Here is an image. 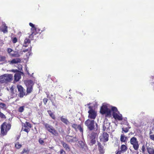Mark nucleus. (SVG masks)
<instances>
[{
	"label": "nucleus",
	"mask_w": 154,
	"mask_h": 154,
	"mask_svg": "<svg viewBox=\"0 0 154 154\" xmlns=\"http://www.w3.org/2000/svg\"><path fill=\"white\" fill-rule=\"evenodd\" d=\"M111 110L112 112V115L113 117L116 120L121 121L122 120V116L117 108L115 107H112Z\"/></svg>",
	"instance_id": "1"
},
{
	"label": "nucleus",
	"mask_w": 154,
	"mask_h": 154,
	"mask_svg": "<svg viewBox=\"0 0 154 154\" xmlns=\"http://www.w3.org/2000/svg\"><path fill=\"white\" fill-rule=\"evenodd\" d=\"M13 76L11 74H6L0 76V82L7 83L11 81Z\"/></svg>",
	"instance_id": "2"
},
{
	"label": "nucleus",
	"mask_w": 154,
	"mask_h": 154,
	"mask_svg": "<svg viewBox=\"0 0 154 154\" xmlns=\"http://www.w3.org/2000/svg\"><path fill=\"white\" fill-rule=\"evenodd\" d=\"M100 112L102 114L105 115L106 117H110L111 116V110L107 105H103L101 108Z\"/></svg>",
	"instance_id": "3"
},
{
	"label": "nucleus",
	"mask_w": 154,
	"mask_h": 154,
	"mask_svg": "<svg viewBox=\"0 0 154 154\" xmlns=\"http://www.w3.org/2000/svg\"><path fill=\"white\" fill-rule=\"evenodd\" d=\"M11 125L10 124L4 123L1 126V133L3 135H5L7 132L10 130Z\"/></svg>",
	"instance_id": "4"
},
{
	"label": "nucleus",
	"mask_w": 154,
	"mask_h": 154,
	"mask_svg": "<svg viewBox=\"0 0 154 154\" xmlns=\"http://www.w3.org/2000/svg\"><path fill=\"white\" fill-rule=\"evenodd\" d=\"M109 135L106 132H104L99 137L100 141L103 143V146L106 145L105 142L109 140Z\"/></svg>",
	"instance_id": "5"
},
{
	"label": "nucleus",
	"mask_w": 154,
	"mask_h": 154,
	"mask_svg": "<svg viewBox=\"0 0 154 154\" xmlns=\"http://www.w3.org/2000/svg\"><path fill=\"white\" fill-rule=\"evenodd\" d=\"M44 125L46 129L52 134L55 135L57 134V131L51 125L46 123H44Z\"/></svg>",
	"instance_id": "6"
},
{
	"label": "nucleus",
	"mask_w": 154,
	"mask_h": 154,
	"mask_svg": "<svg viewBox=\"0 0 154 154\" xmlns=\"http://www.w3.org/2000/svg\"><path fill=\"white\" fill-rule=\"evenodd\" d=\"M131 143L133 145V147L134 149L137 150L139 148L138 141L137 139L134 137L131 138L130 140Z\"/></svg>",
	"instance_id": "7"
},
{
	"label": "nucleus",
	"mask_w": 154,
	"mask_h": 154,
	"mask_svg": "<svg viewBox=\"0 0 154 154\" xmlns=\"http://www.w3.org/2000/svg\"><path fill=\"white\" fill-rule=\"evenodd\" d=\"M94 120L88 119L85 122V124L90 130H92L94 128Z\"/></svg>",
	"instance_id": "8"
},
{
	"label": "nucleus",
	"mask_w": 154,
	"mask_h": 154,
	"mask_svg": "<svg viewBox=\"0 0 154 154\" xmlns=\"http://www.w3.org/2000/svg\"><path fill=\"white\" fill-rule=\"evenodd\" d=\"M29 25L32 27L31 29L32 31V34L30 35L29 36V38H31L32 40L33 39V36L36 35L37 32H36V28L34 26V25L32 23H30Z\"/></svg>",
	"instance_id": "9"
},
{
	"label": "nucleus",
	"mask_w": 154,
	"mask_h": 154,
	"mask_svg": "<svg viewBox=\"0 0 154 154\" xmlns=\"http://www.w3.org/2000/svg\"><path fill=\"white\" fill-rule=\"evenodd\" d=\"M97 146H98V149L100 153L101 154H103L105 152V149H104L103 144L97 141Z\"/></svg>",
	"instance_id": "10"
},
{
	"label": "nucleus",
	"mask_w": 154,
	"mask_h": 154,
	"mask_svg": "<svg viewBox=\"0 0 154 154\" xmlns=\"http://www.w3.org/2000/svg\"><path fill=\"white\" fill-rule=\"evenodd\" d=\"M89 113L88 117L91 119H94L96 118L97 114L94 110H89L88 111Z\"/></svg>",
	"instance_id": "11"
},
{
	"label": "nucleus",
	"mask_w": 154,
	"mask_h": 154,
	"mask_svg": "<svg viewBox=\"0 0 154 154\" xmlns=\"http://www.w3.org/2000/svg\"><path fill=\"white\" fill-rule=\"evenodd\" d=\"M110 123L108 122L107 120L105 121L103 125V130L105 131L108 129Z\"/></svg>",
	"instance_id": "12"
},
{
	"label": "nucleus",
	"mask_w": 154,
	"mask_h": 154,
	"mask_svg": "<svg viewBox=\"0 0 154 154\" xmlns=\"http://www.w3.org/2000/svg\"><path fill=\"white\" fill-rule=\"evenodd\" d=\"M25 83L26 87L32 86L33 85V81L30 80L25 81Z\"/></svg>",
	"instance_id": "13"
},
{
	"label": "nucleus",
	"mask_w": 154,
	"mask_h": 154,
	"mask_svg": "<svg viewBox=\"0 0 154 154\" xmlns=\"http://www.w3.org/2000/svg\"><path fill=\"white\" fill-rule=\"evenodd\" d=\"M14 81L18 82L21 78V74L20 73H16L14 75Z\"/></svg>",
	"instance_id": "14"
},
{
	"label": "nucleus",
	"mask_w": 154,
	"mask_h": 154,
	"mask_svg": "<svg viewBox=\"0 0 154 154\" xmlns=\"http://www.w3.org/2000/svg\"><path fill=\"white\" fill-rule=\"evenodd\" d=\"M97 137V134L96 133L92 132L89 136V139H96Z\"/></svg>",
	"instance_id": "15"
},
{
	"label": "nucleus",
	"mask_w": 154,
	"mask_h": 154,
	"mask_svg": "<svg viewBox=\"0 0 154 154\" xmlns=\"http://www.w3.org/2000/svg\"><path fill=\"white\" fill-rule=\"evenodd\" d=\"M21 61L20 60L19 58H17L14 59L11 61H9V62L10 64H15L20 62Z\"/></svg>",
	"instance_id": "16"
},
{
	"label": "nucleus",
	"mask_w": 154,
	"mask_h": 154,
	"mask_svg": "<svg viewBox=\"0 0 154 154\" xmlns=\"http://www.w3.org/2000/svg\"><path fill=\"white\" fill-rule=\"evenodd\" d=\"M60 120L62 122L66 125H67L69 123V122L68 120L63 116H62L60 117Z\"/></svg>",
	"instance_id": "17"
},
{
	"label": "nucleus",
	"mask_w": 154,
	"mask_h": 154,
	"mask_svg": "<svg viewBox=\"0 0 154 154\" xmlns=\"http://www.w3.org/2000/svg\"><path fill=\"white\" fill-rule=\"evenodd\" d=\"M61 143L63 145V147L66 150L69 151L70 150V148L67 144L63 141L61 142Z\"/></svg>",
	"instance_id": "18"
},
{
	"label": "nucleus",
	"mask_w": 154,
	"mask_h": 154,
	"mask_svg": "<svg viewBox=\"0 0 154 154\" xmlns=\"http://www.w3.org/2000/svg\"><path fill=\"white\" fill-rule=\"evenodd\" d=\"M120 141L122 142H125L127 140V137L125 136L124 134H122L120 137Z\"/></svg>",
	"instance_id": "19"
},
{
	"label": "nucleus",
	"mask_w": 154,
	"mask_h": 154,
	"mask_svg": "<svg viewBox=\"0 0 154 154\" xmlns=\"http://www.w3.org/2000/svg\"><path fill=\"white\" fill-rule=\"evenodd\" d=\"M11 54V56L13 57H19L20 56V55L19 53L16 51H13Z\"/></svg>",
	"instance_id": "20"
},
{
	"label": "nucleus",
	"mask_w": 154,
	"mask_h": 154,
	"mask_svg": "<svg viewBox=\"0 0 154 154\" xmlns=\"http://www.w3.org/2000/svg\"><path fill=\"white\" fill-rule=\"evenodd\" d=\"M30 40L26 38L24 41V42L23 45V46L26 47L28 46L29 44L30 43Z\"/></svg>",
	"instance_id": "21"
},
{
	"label": "nucleus",
	"mask_w": 154,
	"mask_h": 154,
	"mask_svg": "<svg viewBox=\"0 0 154 154\" xmlns=\"http://www.w3.org/2000/svg\"><path fill=\"white\" fill-rule=\"evenodd\" d=\"M23 127L26 128H31L32 127L31 125L28 122H26L25 123H23L22 124Z\"/></svg>",
	"instance_id": "22"
},
{
	"label": "nucleus",
	"mask_w": 154,
	"mask_h": 154,
	"mask_svg": "<svg viewBox=\"0 0 154 154\" xmlns=\"http://www.w3.org/2000/svg\"><path fill=\"white\" fill-rule=\"evenodd\" d=\"M79 145L82 148H84L85 149L87 148L86 146L85 145V143L83 141H79Z\"/></svg>",
	"instance_id": "23"
},
{
	"label": "nucleus",
	"mask_w": 154,
	"mask_h": 154,
	"mask_svg": "<svg viewBox=\"0 0 154 154\" xmlns=\"http://www.w3.org/2000/svg\"><path fill=\"white\" fill-rule=\"evenodd\" d=\"M148 152L149 154H154V149L150 147H147V148Z\"/></svg>",
	"instance_id": "24"
},
{
	"label": "nucleus",
	"mask_w": 154,
	"mask_h": 154,
	"mask_svg": "<svg viewBox=\"0 0 154 154\" xmlns=\"http://www.w3.org/2000/svg\"><path fill=\"white\" fill-rule=\"evenodd\" d=\"M121 151L122 152H125L127 150V148L125 145H122L121 146Z\"/></svg>",
	"instance_id": "25"
},
{
	"label": "nucleus",
	"mask_w": 154,
	"mask_h": 154,
	"mask_svg": "<svg viewBox=\"0 0 154 154\" xmlns=\"http://www.w3.org/2000/svg\"><path fill=\"white\" fill-rule=\"evenodd\" d=\"M2 30L4 33L7 32V27L4 24L2 25Z\"/></svg>",
	"instance_id": "26"
},
{
	"label": "nucleus",
	"mask_w": 154,
	"mask_h": 154,
	"mask_svg": "<svg viewBox=\"0 0 154 154\" xmlns=\"http://www.w3.org/2000/svg\"><path fill=\"white\" fill-rule=\"evenodd\" d=\"M66 139L67 141L69 142H72V137L70 136H67L66 137Z\"/></svg>",
	"instance_id": "27"
},
{
	"label": "nucleus",
	"mask_w": 154,
	"mask_h": 154,
	"mask_svg": "<svg viewBox=\"0 0 154 154\" xmlns=\"http://www.w3.org/2000/svg\"><path fill=\"white\" fill-rule=\"evenodd\" d=\"M90 140L91 145H93L95 144L96 142V139H89Z\"/></svg>",
	"instance_id": "28"
},
{
	"label": "nucleus",
	"mask_w": 154,
	"mask_h": 154,
	"mask_svg": "<svg viewBox=\"0 0 154 154\" xmlns=\"http://www.w3.org/2000/svg\"><path fill=\"white\" fill-rule=\"evenodd\" d=\"M29 152V150L28 149H24L23 150L22 154H28Z\"/></svg>",
	"instance_id": "29"
},
{
	"label": "nucleus",
	"mask_w": 154,
	"mask_h": 154,
	"mask_svg": "<svg viewBox=\"0 0 154 154\" xmlns=\"http://www.w3.org/2000/svg\"><path fill=\"white\" fill-rule=\"evenodd\" d=\"M27 92L28 93H31L32 90V86L27 87Z\"/></svg>",
	"instance_id": "30"
},
{
	"label": "nucleus",
	"mask_w": 154,
	"mask_h": 154,
	"mask_svg": "<svg viewBox=\"0 0 154 154\" xmlns=\"http://www.w3.org/2000/svg\"><path fill=\"white\" fill-rule=\"evenodd\" d=\"M25 90H24L22 91H20V97H23L25 95Z\"/></svg>",
	"instance_id": "31"
},
{
	"label": "nucleus",
	"mask_w": 154,
	"mask_h": 154,
	"mask_svg": "<svg viewBox=\"0 0 154 154\" xmlns=\"http://www.w3.org/2000/svg\"><path fill=\"white\" fill-rule=\"evenodd\" d=\"M24 106H20L18 109V111L20 112H22L24 110Z\"/></svg>",
	"instance_id": "32"
},
{
	"label": "nucleus",
	"mask_w": 154,
	"mask_h": 154,
	"mask_svg": "<svg viewBox=\"0 0 154 154\" xmlns=\"http://www.w3.org/2000/svg\"><path fill=\"white\" fill-rule=\"evenodd\" d=\"M17 87L19 92L22 91L24 90L23 88L21 85H18L17 86Z\"/></svg>",
	"instance_id": "33"
},
{
	"label": "nucleus",
	"mask_w": 154,
	"mask_h": 154,
	"mask_svg": "<svg viewBox=\"0 0 154 154\" xmlns=\"http://www.w3.org/2000/svg\"><path fill=\"white\" fill-rule=\"evenodd\" d=\"M15 146L17 148L19 149L21 147V145L19 143L17 142L15 144Z\"/></svg>",
	"instance_id": "34"
},
{
	"label": "nucleus",
	"mask_w": 154,
	"mask_h": 154,
	"mask_svg": "<svg viewBox=\"0 0 154 154\" xmlns=\"http://www.w3.org/2000/svg\"><path fill=\"white\" fill-rule=\"evenodd\" d=\"M79 130L82 133L83 132V129L82 127L80 125H79V126L78 127V128H77V130Z\"/></svg>",
	"instance_id": "35"
},
{
	"label": "nucleus",
	"mask_w": 154,
	"mask_h": 154,
	"mask_svg": "<svg viewBox=\"0 0 154 154\" xmlns=\"http://www.w3.org/2000/svg\"><path fill=\"white\" fill-rule=\"evenodd\" d=\"M6 57L5 56L0 55V61H4L5 60Z\"/></svg>",
	"instance_id": "36"
},
{
	"label": "nucleus",
	"mask_w": 154,
	"mask_h": 154,
	"mask_svg": "<svg viewBox=\"0 0 154 154\" xmlns=\"http://www.w3.org/2000/svg\"><path fill=\"white\" fill-rule=\"evenodd\" d=\"M122 132L123 133V132H124L125 133H127L129 131V129L128 128H122Z\"/></svg>",
	"instance_id": "37"
},
{
	"label": "nucleus",
	"mask_w": 154,
	"mask_h": 154,
	"mask_svg": "<svg viewBox=\"0 0 154 154\" xmlns=\"http://www.w3.org/2000/svg\"><path fill=\"white\" fill-rule=\"evenodd\" d=\"M78 126L79 125H78L75 124H73L72 125V127L74 129H75V130L76 131L77 130V128H78Z\"/></svg>",
	"instance_id": "38"
},
{
	"label": "nucleus",
	"mask_w": 154,
	"mask_h": 154,
	"mask_svg": "<svg viewBox=\"0 0 154 154\" xmlns=\"http://www.w3.org/2000/svg\"><path fill=\"white\" fill-rule=\"evenodd\" d=\"M78 139L76 137H73L72 138V142H75L77 141H78Z\"/></svg>",
	"instance_id": "39"
},
{
	"label": "nucleus",
	"mask_w": 154,
	"mask_h": 154,
	"mask_svg": "<svg viewBox=\"0 0 154 154\" xmlns=\"http://www.w3.org/2000/svg\"><path fill=\"white\" fill-rule=\"evenodd\" d=\"M0 117L2 118L5 119L6 117L2 113L0 112Z\"/></svg>",
	"instance_id": "40"
},
{
	"label": "nucleus",
	"mask_w": 154,
	"mask_h": 154,
	"mask_svg": "<svg viewBox=\"0 0 154 154\" xmlns=\"http://www.w3.org/2000/svg\"><path fill=\"white\" fill-rule=\"evenodd\" d=\"M29 129V128H24V127H22V130L23 131H24L25 132H27V133H28V129Z\"/></svg>",
	"instance_id": "41"
},
{
	"label": "nucleus",
	"mask_w": 154,
	"mask_h": 154,
	"mask_svg": "<svg viewBox=\"0 0 154 154\" xmlns=\"http://www.w3.org/2000/svg\"><path fill=\"white\" fill-rule=\"evenodd\" d=\"M6 105L5 104L3 103H0V107L4 108L5 107Z\"/></svg>",
	"instance_id": "42"
},
{
	"label": "nucleus",
	"mask_w": 154,
	"mask_h": 154,
	"mask_svg": "<svg viewBox=\"0 0 154 154\" xmlns=\"http://www.w3.org/2000/svg\"><path fill=\"white\" fill-rule=\"evenodd\" d=\"M13 51V50L11 48H8V52L10 55L12 53V52Z\"/></svg>",
	"instance_id": "43"
},
{
	"label": "nucleus",
	"mask_w": 154,
	"mask_h": 154,
	"mask_svg": "<svg viewBox=\"0 0 154 154\" xmlns=\"http://www.w3.org/2000/svg\"><path fill=\"white\" fill-rule=\"evenodd\" d=\"M50 116L53 119H55V116L54 114L52 113H49Z\"/></svg>",
	"instance_id": "44"
},
{
	"label": "nucleus",
	"mask_w": 154,
	"mask_h": 154,
	"mask_svg": "<svg viewBox=\"0 0 154 154\" xmlns=\"http://www.w3.org/2000/svg\"><path fill=\"white\" fill-rule=\"evenodd\" d=\"M48 100L47 98H44L43 100V102L45 105L47 103Z\"/></svg>",
	"instance_id": "45"
},
{
	"label": "nucleus",
	"mask_w": 154,
	"mask_h": 154,
	"mask_svg": "<svg viewBox=\"0 0 154 154\" xmlns=\"http://www.w3.org/2000/svg\"><path fill=\"white\" fill-rule=\"evenodd\" d=\"M149 137L151 139L154 141V134L150 135Z\"/></svg>",
	"instance_id": "46"
},
{
	"label": "nucleus",
	"mask_w": 154,
	"mask_h": 154,
	"mask_svg": "<svg viewBox=\"0 0 154 154\" xmlns=\"http://www.w3.org/2000/svg\"><path fill=\"white\" fill-rule=\"evenodd\" d=\"M60 154H65L66 152L63 149H61L60 151Z\"/></svg>",
	"instance_id": "47"
},
{
	"label": "nucleus",
	"mask_w": 154,
	"mask_h": 154,
	"mask_svg": "<svg viewBox=\"0 0 154 154\" xmlns=\"http://www.w3.org/2000/svg\"><path fill=\"white\" fill-rule=\"evenodd\" d=\"M12 41H13V42L14 43H16L17 41V38L16 37L14 38L13 39Z\"/></svg>",
	"instance_id": "48"
},
{
	"label": "nucleus",
	"mask_w": 154,
	"mask_h": 154,
	"mask_svg": "<svg viewBox=\"0 0 154 154\" xmlns=\"http://www.w3.org/2000/svg\"><path fill=\"white\" fill-rule=\"evenodd\" d=\"M141 149L142 151V152H144V151H145V147H144V146H143L142 147V148H141Z\"/></svg>",
	"instance_id": "49"
},
{
	"label": "nucleus",
	"mask_w": 154,
	"mask_h": 154,
	"mask_svg": "<svg viewBox=\"0 0 154 154\" xmlns=\"http://www.w3.org/2000/svg\"><path fill=\"white\" fill-rule=\"evenodd\" d=\"M39 143H40L41 144H42L44 143V141H43V140H42L41 139H39Z\"/></svg>",
	"instance_id": "50"
},
{
	"label": "nucleus",
	"mask_w": 154,
	"mask_h": 154,
	"mask_svg": "<svg viewBox=\"0 0 154 154\" xmlns=\"http://www.w3.org/2000/svg\"><path fill=\"white\" fill-rule=\"evenodd\" d=\"M28 51V49H26L23 50L22 51L24 52H27Z\"/></svg>",
	"instance_id": "51"
},
{
	"label": "nucleus",
	"mask_w": 154,
	"mask_h": 154,
	"mask_svg": "<svg viewBox=\"0 0 154 154\" xmlns=\"http://www.w3.org/2000/svg\"><path fill=\"white\" fill-rule=\"evenodd\" d=\"M88 108L90 109L89 110H93L92 109V107L91 106H89Z\"/></svg>",
	"instance_id": "52"
},
{
	"label": "nucleus",
	"mask_w": 154,
	"mask_h": 154,
	"mask_svg": "<svg viewBox=\"0 0 154 154\" xmlns=\"http://www.w3.org/2000/svg\"><path fill=\"white\" fill-rule=\"evenodd\" d=\"M30 55V53L29 52H28L27 54H26V56L27 57L29 56Z\"/></svg>",
	"instance_id": "53"
},
{
	"label": "nucleus",
	"mask_w": 154,
	"mask_h": 154,
	"mask_svg": "<svg viewBox=\"0 0 154 154\" xmlns=\"http://www.w3.org/2000/svg\"><path fill=\"white\" fill-rule=\"evenodd\" d=\"M13 87H12L11 88V92H12V91L13 90Z\"/></svg>",
	"instance_id": "54"
},
{
	"label": "nucleus",
	"mask_w": 154,
	"mask_h": 154,
	"mask_svg": "<svg viewBox=\"0 0 154 154\" xmlns=\"http://www.w3.org/2000/svg\"><path fill=\"white\" fill-rule=\"evenodd\" d=\"M116 154H121V153L120 152L118 151Z\"/></svg>",
	"instance_id": "55"
},
{
	"label": "nucleus",
	"mask_w": 154,
	"mask_h": 154,
	"mask_svg": "<svg viewBox=\"0 0 154 154\" xmlns=\"http://www.w3.org/2000/svg\"><path fill=\"white\" fill-rule=\"evenodd\" d=\"M90 104H91V103H89L88 104H87L86 105H85V106H87V105L89 106V105Z\"/></svg>",
	"instance_id": "56"
},
{
	"label": "nucleus",
	"mask_w": 154,
	"mask_h": 154,
	"mask_svg": "<svg viewBox=\"0 0 154 154\" xmlns=\"http://www.w3.org/2000/svg\"><path fill=\"white\" fill-rule=\"evenodd\" d=\"M31 47L30 48V51H31Z\"/></svg>",
	"instance_id": "57"
},
{
	"label": "nucleus",
	"mask_w": 154,
	"mask_h": 154,
	"mask_svg": "<svg viewBox=\"0 0 154 154\" xmlns=\"http://www.w3.org/2000/svg\"><path fill=\"white\" fill-rule=\"evenodd\" d=\"M96 125L97 126V124H96Z\"/></svg>",
	"instance_id": "58"
},
{
	"label": "nucleus",
	"mask_w": 154,
	"mask_h": 154,
	"mask_svg": "<svg viewBox=\"0 0 154 154\" xmlns=\"http://www.w3.org/2000/svg\"><path fill=\"white\" fill-rule=\"evenodd\" d=\"M12 71H13V72H14V71L13 70H12Z\"/></svg>",
	"instance_id": "59"
}]
</instances>
